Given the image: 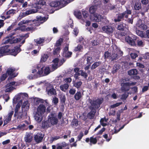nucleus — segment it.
Masks as SVG:
<instances>
[{"label":"nucleus","mask_w":149,"mask_h":149,"mask_svg":"<svg viewBox=\"0 0 149 149\" xmlns=\"http://www.w3.org/2000/svg\"><path fill=\"white\" fill-rule=\"evenodd\" d=\"M88 101L91 104L89 108L91 111L87 113V117L88 118L92 119L94 118L96 112V110L100 107V105L103 102V99L97 98L95 100H92L89 98Z\"/></svg>","instance_id":"nucleus-1"},{"label":"nucleus","mask_w":149,"mask_h":149,"mask_svg":"<svg viewBox=\"0 0 149 149\" xmlns=\"http://www.w3.org/2000/svg\"><path fill=\"white\" fill-rule=\"evenodd\" d=\"M38 19V20H24L21 21L20 23L22 25L24 24H26L27 23H29L27 25L29 24L30 25L31 27H28L27 29H28V30H32L33 28V26H38L40 24L38 22V21L39 20L40 21H43L45 20V17H40L37 18Z\"/></svg>","instance_id":"nucleus-2"},{"label":"nucleus","mask_w":149,"mask_h":149,"mask_svg":"<svg viewBox=\"0 0 149 149\" xmlns=\"http://www.w3.org/2000/svg\"><path fill=\"white\" fill-rule=\"evenodd\" d=\"M128 81L125 78H122L120 80V83L121 89L123 92H128L130 89V86L135 85L136 83L126 82Z\"/></svg>","instance_id":"nucleus-3"},{"label":"nucleus","mask_w":149,"mask_h":149,"mask_svg":"<svg viewBox=\"0 0 149 149\" xmlns=\"http://www.w3.org/2000/svg\"><path fill=\"white\" fill-rule=\"evenodd\" d=\"M57 115L54 112H51L48 116V121L51 126L56 125L58 123V119L57 117Z\"/></svg>","instance_id":"nucleus-4"},{"label":"nucleus","mask_w":149,"mask_h":149,"mask_svg":"<svg viewBox=\"0 0 149 149\" xmlns=\"http://www.w3.org/2000/svg\"><path fill=\"white\" fill-rule=\"evenodd\" d=\"M117 29L120 31H124V32H121L120 33L119 35L122 36H125L127 34V32L128 31V27L126 24L123 22L119 23Z\"/></svg>","instance_id":"nucleus-5"},{"label":"nucleus","mask_w":149,"mask_h":149,"mask_svg":"<svg viewBox=\"0 0 149 149\" xmlns=\"http://www.w3.org/2000/svg\"><path fill=\"white\" fill-rule=\"evenodd\" d=\"M66 4L67 3L65 0L52 1L49 3V6L51 7L54 8L58 7L61 8L65 6Z\"/></svg>","instance_id":"nucleus-6"},{"label":"nucleus","mask_w":149,"mask_h":149,"mask_svg":"<svg viewBox=\"0 0 149 149\" xmlns=\"http://www.w3.org/2000/svg\"><path fill=\"white\" fill-rule=\"evenodd\" d=\"M131 11L128 9L122 13H120L118 15L117 18L114 19L115 22L120 21L121 19H124V18H127L128 15L131 14Z\"/></svg>","instance_id":"nucleus-7"},{"label":"nucleus","mask_w":149,"mask_h":149,"mask_svg":"<svg viewBox=\"0 0 149 149\" xmlns=\"http://www.w3.org/2000/svg\"><path fill=\"white\" fill-rule=\"evenodd\" d=\"M137 39V36L133 35L128 36L126 37L125 38V39L129 45L132 46H136L135 42L136 41Z\"/></svg>","instance_id":"nucleus-8"},{"label":"nucleus","mask_w":149,"mask_h":149,"mask_svg":"<svg viewBox=\"0 0 149 149\" xmlns=\"http://www.w3.org/2000/svg\"><path fill=\"white\" fill-rule=\"evenodd\" d=\"M44 134L40 132H38L34 136V140L37 143L41 142L43 140Z\"/></svg>","instance_id":"nucleus-9"},{"label":"nucleus","mask_w":149,"mask_h":149,"mask_svg":"<svg viewBox=\"0 0 149 149\" xmlns=\"http://www.w3.org/2000/svg\"><path fill=\"white\" fill-rule=\"evenodd\" d=\"M46 91L47 92L48 94L51 96L56 94V90L54 88L53 86L51 84L47 87Z\"/></svg>","instance_id":"nucleus-10"},{"label":"nucleus","mask_w":149,"mask_h":149,"mask_svg":"<svg viewBox=\"0 0 149 149\" xmlns=\"http://www.w3.org/2000/svg\"><path fill=\"white\" fill-rule=\"evenodd\" d=\"M22 39L20 38H16L12 40V39L9 38L8 37L6 38L4 40L3 42L4 44H6L10 43V44L15 43L21 41Z\"/></svg>","instance_id":"nucleus-11"},{"label":"nucleus","mask_w":149,"mask_h":149,"mask_svg":"<svg viewBox=\"0 0 149 149\" xmlns=\"http://www.w3.org/2000/svg\"><path fill=\"white\" fill-rule=\"evenodd\" d=\"M21 46V45H19L18 47L17 46H15L14 47V49L9 50L8 51L11 55L15 56L21 51V49L20 47Z\"/></svg>","instance_id":"nucleus-12"},{"label":"nucleus","mask_w":149,"mask_h":149,"mask_svg":"<svg viewBox=\"0 0 149 149\" xmlns=\"http://www.w3.org/2000/svg\"><path fill=\"white\" fill-rule=\"evenodd\" d=\"M102 30L107 33L110 34L113 32V29L111 26H104L102 27Z\"/></svg>","instance_id":"nucleus-13"},{"label":"nucleus","mask_w":149,"mask_h":149,"mask_svg":"<svg viewBox=\"0 0 149 149\" xmlns=\"http://www.w3.org/2000/svg\"><path fill=\"white\" fill-rule=\"evenodd\" d=\"M41 127L43 129H47L51 127V126L49 123V122L48 121V119L46 120H43L42 123L41 125Z\"/></svg>","instance_id":"nucleus-14"},{"label":"nucleus","mask_w":149,"mask_h":149,"mask_svg":"<svg viewBox=\"0 0 149 149\" xmlns=\"http://www.w3.org/2000/svg\"><path fill=\"white\" fill-rule=\"evenodd\" d=\"M46 109V108L44 105L40 104L38 107L37 112L43 114L45 112Z\"/></svg>","instance_id":"nucleus-15"},{"label":"nucleus","mask_w":149,"mask_h":149,"mask_svg":"<svg viewBox=\"0 0 149 149\" xmlns=\"http://www.w3.org/2000/svg\"><path fill=\"white\" fill-rule=\"evenodd\" d=\"M43 114L36 112L34 116L35 119L38 122L40 123L43 119Z\"/></svg>","instance_id":"nucleus-16"},{"label":"nucleus","mask_w":149,"mask_h":149,"mask_svg":"<svg viewBox=\"0 0 149 149\" xmlns=\"http://www.w3.org/2000/svg\"><path fill=\"white\" fill-rule=\"evenodd\" d=\"M93 18L94 21L96 22H100L103 19V17L102 15L97 13H95L94 15Z\"/></svg>","instance_id":"nucleus-17"},{"label":"nucleus","mask_w":149,"mask_h":149,"mask_svg":"<svg viewBox=\"0 0 149 149\" xmlns=\"http://www.w3.org/2000/svg\"><path fill=\"white\" fill-rule=\"evenodd\" d=\"M32 138L33 136L31 133H26L24 138V139L26 142L30 143L31 142Z\"/></svg>","instance_id":"nucleus-18"},{"label":"nucleus","mask_w":149,"mask_h":149,"mask_svg":"<svg viewBox=\"0 0 149 149\" xmlns=\"http://www.w3.org/2000/svg\"><path fill=\"white\" fill-rule=\"evenodd\" d=\"M15 68H9L7 69L6 73L8 75H10L12 74V76L13 77H16L18 75V74L17 73L16 74L15 73H13L15 71Z\"/></svg>","instance_id":"nucleus-19"},{"label":"nucleus","mask_w":149,"mask_h":149,"mask_svg":"<svg viewBox=\"0 0 149 149\" xmlns=\"http://www.w3.org/2000/svg\"><path fill=\"white\" fill-rule=\"evenodd\" d=\"M120 65L119 64H114L112 68L111 73L114 74L120 68Z\"/></svg>","instance_id":"nucleus-20"},{"label":"nucleus","mask_w":149,"mask_h":149,"mask_svg":"<svg viewBox=\"0 0 149 149\" xmlns=\"http://www.w3.org/2000/svg\"><path fill=\"white\" fill-rule=\"evenodd\" d=\"M137 44L136 46L139 47H142L144 46L145 45V41L144 40H141L140 39L136 40Z\"/></svg>","instance_id":"nucleus-21"},{"label":"nucleus","mask_w":149,"mask_h":149,"mask_svg":"<svg viewBox=\"0 0 149 149\" xmlns=\"http://www.w3.org/2000/svg\"><path fill=\"white\" fill-rule=\"evenodd\" d=\"M134 9L135 10H139L141 9V6L140 2L136 1L134 6Z\"/></svg>","instance_id":"nucleus-22"},{"label":"nucleus","mask_w":149,"mask_h":149,"mask_svg":"<svg viewBox=\"0 0 149 149\" xmlns=\"http://www.w3.org/2000/svg\"><path fill=\"white\" fill-rule=\"evenodd\" d=\"M101 64V62L98 61L95 62L91 65V69L92 70L95 69L97 67Z\"/></svg>","instance_id":"nucleus-23"},{"label":"nucleus","mask_w":149,"mask_h":149,"mask_svg":"<svg viewBox=\"0 0 149 149\" xmlns=\"http://www.w3.org/2000/svg\"><path fill=\"white\" fill-rule=\"evenodd\" d=\"M82 97L81 92L80 91H77V93H75L74 95V99L76 100H79Z\"/></svg>","instance_id":"nucleus-24"},{"label":"nucleus","mask_w":149,"mask_h":149,"mask_svg":"<svg viewBox=\"0 0 149 149\" xmlns=\"http://www.w3.org/2000/svg\"><path fill=\"white\" fill-rule=\"evenodd\" d=\"M128 73L130 76L136 75L137 74L138 70L136 69H133L128 71Z\"/></svg>","instance_id":"nucleus-25"},{"label":"nucleus","mask_w":149,"mask_h":149,"mask_svg":"<svg viewBox=\"0 0 149 149\" xmlns=\"http://www.w3.org/2000/svg\"><path fill=\"white\" fill-rule=\"evenodd\" d=\"M44 67H41V65L39 64L37 65L36 66V68L38 69V71L37 72V73L39 75L42 74L44 72Z\"/></svg>","instance_id":"nucleus-26"},{"label":"nucleus","mask_w":149,"mask_h":149,"mask_svg":"<svg viewBox=\"0 0 149 149\" xmlns=\"http://www.w3.org/2000/svg\"><path fill=\"white\" fill-rule=\"evenodd\" d=\"M59 98L61 103L62 104H65L66 98L64 94H61L59 95Z\"/></svg>","instance_id":"nucleus-27"},{"label":"nucleus","mask_w":149,"mask_h":149,"mask_svg":"<svg viewBox=\"0 0 149 149\" xmlns=\"http://www.w3.org/2000/svg\"><path fill=\"white\" fill-rule=\"evenodd\" d=\"M8 47L5 46L1 47L0 49V54L6 53L8 51Z\"/></svg>","instance_id":"nucleus-28"},{"label":"nucleus","mask_w":149,"mask_h":149,"mask_svg":"<svg viewBox=\"0 0 149 149\" xmlns=\"http://www.w3.org/2000/svg\"><path fill=\"white\" fill-rule=\"evenodd\" d=\"M20 105L19 103H18L16 105L15 109V112L14 115V117H16L17 116V115L18 113V111L19 110Z\"/></svg>","instance_id":"nucleus-29"},{"label":"nucleus","mask_w":149,"mask_h":149,"mask_svg":"<svg viewBox=\"0 0 149 149\" xmlns=\"http://www.w3.org/2000/svg\"><path fill=\"white\" fill-rule=\"evenodd\" d=\"M44 38H40L36 39L34 40V41L37 45L40 44L44 42Z\"/></svg>","instance_id":"nucleus-30"},{"label":"nucleus","mask_w":149,"mask_h":149,"mask_svg":"<svg viewBox=\"0 0 149 149\" xmlns=\"http://www.w3.org/2000/svg\"><path fill=\"white\" fill-rule=\"evenodd\" d=\"M97 7L95 6H91L89 9V12L91 14H94L97 9Z\"/></svg>","instance_id":"nucleus-31"},{"label":"nucleus","mask_w":149,"mask_h":149,"mask_svg":"<svg viewBox=\"0 0 149 149\" xmlns=\"http://www.w3.org/2000/svg\"><path fill=\"white\" fill-rule=\"evenodd\" d=\"M69 85L68 84H65L60 86V89L62 91L65 92L69 87Z\"/></svg>","instance_id":"nucleus-32"},{"label":"nucleus","mask_w":149,"mask_h":149,"mask_svg":"<svg viewBox=\"0 0 149 149\" xmlns=\"http://www.w3.org/2000/svg\"><path fill=\"white\" fill-rule=\"evenodd\" d=\"M72 54V52H66L63 53V56L67 58H69L70 57Z\"/></svg>","instance_id":"nucleus-33"},{"label":"nucleus","mask_w":149,"mask_h":149,"mask_svg":"<svg viewBox=\"0 0 149 149\" xmlns=\"http://www.w3.org/2000/svg\"><path fill=\"white\" fill-rule=\"evenodd\" d=\"M90 145L91 146L92 145V144H95L97 142V139L95 138H94L93 136L91 137L90 138Z\"/></svg>","instance_id":"nucleus-34"},{"label":"nucleus","mask_w":149,"mask_h":149,"mask_svg":"<svg viewBox=\"0 0 149 149\" xmlns=\"http://www.w3.org/2000/svg\"><path fill=\"white\" fill-rule=\"evenodd\" d=\"M86 61L87 64H91L93 62L92 57L91 56H87L86 58Z\"/></svg>","instance_id":"nucleus-35"},{"label":"nucleus","mask_w":149,"mask_h":149,"mask_svg":"<svg viewBox=\"0 0 149 149\" xmlns=\"http://www.w3.org/2000/svg\"><path fill=\"white\" fill-rule=\"evenodd\" d=\"M74 15L78 19H80L82 17L81 12L80 11H74Z\"/></svg>","instance_id":"nucleus-36"},{"label":"nucleus","mask_w":149,"mask_h":149,"mask_svg":"<svg viewBox=\"0 0 149 149\" xmlns=\"http://www.w3.org/2000/svg\"><path fill=\"white\" fill-rule=\"evenodd\" d=\"M48 58V56L47 54H44L41 56L40 60L41 62H43L46 61Z\"/></svg>","instance_id":"nucleus-37"},{"label":"nucleus","mask_w":149,"mask_h":149,"mask_svg":"<svg viewBox=\"0 0 149 149\" xmlns=\"http://www.w3.org/2000/svg\"><path fill=\"white\" fill-rule=\"evenodd\" d=\"M63 39L62 38L59 39L57 41L55 46L57 47H60L63 42Z\"/></svg>","instance_id":"nucleus-38"},{"label":"nucleus","mask_w":149,"mask_h":149,"mask_svg":"<svg viewBox=\"0 0 149 149\" xmlns=\"http://www.w3.org/2000/svg\"><path fill=\"white\" fill-rule=\"evenodd\" d=\"M61 49L60 47H57L55 48L53 51V54L54 55H58L59 54Z\"/></svg>","instance_id":"nucleus-39"},{"label":"nucleus","mask_w":149,"mask_h":149,"mask_svg":"<svg viewBox=\"0 0 149 149\" xmlns=\"http://www.w3.org/2000/svg\"><path fill=\"white\" fill-rule=\"evenodd\" d=\"M16 10L15 9H12L9 10L8 11L6 14L7 15H13L14 14L16 13Z\"/></svg>","instance_id":"nucleus-40"},{"label":"nucleus","mask_w":149,"mask_h":149,"mask_svg":"<svg viewBox=\"0 0 149 149\" xmlns=\"http://www.w3.org/2000/svg\"><path fill=\"white\" fill-rule=\"evenodd\" d=\"M83 49V46L80 44H78L77 47H75L74 50L75 52H80Z\"/></svg>","instance_id":"nucleus-41"},{"label":"nucleus","mask_w":149,"mask_h":149,"mask_svg":"<svg viewBox=\"0 0 149 149\" xmlns=\"http://www.w3.org/2000/svg\"><path fill=\"white\" fill-rule=\"evenodd\" d=\"M82 83L81 81H79L76 82H75L73 84V86L77 88H79L81 86Z\"/></svg>","instance_id":"nucleus-42"},{"label":"nucleus","mask_w":149,"mask_h":149,"mask_svg":"<svg viewBox=\"0 0 149 149\" xmlns=\"http://www.w3.org/2000/svg\"><path fill=\"white\" fill-rule=\"evenodd\" d=\"M111 54L108 51H107L105 52L104 54V59L105 60L110 58Z\"/></svg>","instance_id":"nucleus-43"},{"label":"nucleus","mask_w":149,"mask_h":149,"mask_svg":"<svg viewBox=\"0 0 149 149\" xmlns=\"http://www.w3.org/2000/svg\"><path fill=\"white\" fill-rule=\"evenodd\" d=\"M118 55L117 54L115 53L112 54L111 55L110 57V59L111 60V61H113L114 60L117 59Z\"/></svg>","instance_id":"nucleus-44"},{"label":"nucleus","mask_w":149,"mask_h":149,"mask_svg":"<svg viewBox=\"0 0 149 149\" xmlns=\"http://www.w3.org/2000/svg\"><path fill=\"white\" fill-rule=\"evenodd\" d=\"M44 74L45 75L49 74L50 72V68L49 67H46L44 69Z\"/></svg>","instance_id":"nucleus-45"},{"label":"nucleus","mask_w":149,"mask_h":149,"mask_svg":"<svg viewBox=\"0 0 149 149\" xmlns=\"http://www.w3.org/2000/svg\"><path fill=\"white\" fill-rule=\"evenodd\" d=\"M68 144L66 143L65 142H62L61 143V146L62 148L63 149V148L67 146L65 149H69V147L68 146Z\"/></svg>","instance_id":"nucleus-46"},{"label":"nucleus","mask_w":149,"mask_h":149,"mask_svg":"<svg viewBox=\"0 0 149 149\" xmlns=\"http://www.w3.org/2000/svg\"><path fill=\"white\" fill-rule=\"evenodd\" d=\"M17 116V118L20 119L24 116V113L23 112H18Z\"/></svg>","instance_id":"nucleus-47"},{"label":"nucleus","mask_w":149,"mask_h":149,"mask_svg":"<svg viewBox=\"0 0 149 149\" xmlns=\"http://www.w3.org/2000/svg\"><path fill=\"white\" fill-rule=\"evenodd\" d=\"M46 2L45 1L42 0H39V1L38 2V5H40V6H42L45 5Z\"/></svg>","instance_id":"nucleus-48"},{"label":"nucleus","mask_w":149,"mask_h":149,"mask_svg":"<svg viewBox=\"0 0 149 149\" xmlns=\"http://www.w3.org/2000/svg\"><path fill=\"white\" fill-rule=\"evenodd\" d=\"M128 93H126V92H125L122 95L121 99L122 100H125L128 97Z\"/></svg>","instance_id":"nucleus-49"},{"label":"nucleus","mask_w":149,"mask_h":149,"mask_svg":"<svg viewBox=\"0 0 149 149\" xmlns=\"http://www.w3.org/2000/svg\"><path fill=\"white\" fill-rule=\"evenodd\" d=\"M6 88L5 90L6 92H9L11 91H13L15 88L12 86H10Z\"/></svg>","instance_id":"nucleus-50"},{"label":"nucleus","mask_w":149,"mask_h":149,"mask_svg":"<svg viewBox=\"0 0 149 149\" xmlns=\"http://www.w3.org/2000/svg\"><path fill=\"white\" fill-rule=\"evenodd\" d=\"M42 100V99L39 98H35L34 100V103L36 105L38 104L39 102H41Z\"/></svg>","instance_id":"nucleus-51"},{"label":"nucleus","mask_w":149,"mask_h":149,"mask_svg":"<svg viewBox=\"0 0 149 149\" xmlns=\"http://www.w3.org/2000/svg\"><path fill=\"white\" fill-rule=\"evenodd\" d=\"M136 32L138 35L141 37H143L144 36V34L142 31L138 30H136Z\"/></svg>","instance_id":"nucleus-52"},{"label":"nucleus","mask_w":149,"mask_h":149,"mask_svg":"<svg viewBox=\"0 0 149 149\" xmlns=\"http://www.w3.org/2000/svg\"><path fill=\"white\" fill-rule=\"evenodd\" d=\"M13 113L14 111H11L8 114V116L7 119L10 121L12 117V116H13Z\"/></svg>","instance_id":"nucleus-53"},{"label":"nucleus","mask_w":149,"mask_h":149,"mask_svg":"<svg viewBox=\"0 0 149 149\" xmlns=\"http://www.w3.org/2000/svg\"><path fill=\"white\" fill-rule=\"evenodd\" d=\"M80 71H81V76L84 77L85 78H86L88 75L87 73L85 72H84L82 70H81Z\"/></svg>","instance_id":"nucleus-54"},{"label":"nucleus","mask_w":149,"mask_h":149,"mask_svg":"<svg viewBox=\"0 0 149 149\" xmlns=\"http://www.w3.org/2000/svg\"><path fill=\"white\" fill-rule=\"evenodd\" d=\"M25 126V125L24 123H23L19 125L17 127V128L20 130H22L24 128Z\"/></svg>","instance_id":"nucleus-55"},{"label":"nucleus","mask_w":149,"mask_h":149,"mask_svg":"<svg viewBox=\"0 0 149 149\" xmlns=\"http://www.w3.org/2000/svg\"><path fill=\"white\" fill-rule=\"evenodd\" d=\"M8 75L6 73L3 74L1 77L0 79L1 81L4 80L7 77Z\"/></svg>","instance_id":"nucleus-56"},{"label":"nucleus","mask_w":149,"mask_h":149,"mask_svg":"<svg viewBox=\"0 0 149 149\" xmlns=\"http://www.w3.org/2000/svg\"><path fill=\"white\" fill-rule=\"evenodd\" d=\"M83 136L84 134L82 132H81L77 136V141H80Z\"/></svg>","instance_id":"nucleus-57"},{"label":"nucleus","mask_w":149,"mask_h":149,"mask_svg":"<svg viewBox=\"0 0 149 149\" xmlns=\"http://www.w3.org/2000/svg\"><path fill=\"white\" fill-rule=\"evenodd\" d=\"M122 104V102L116 103L114 104H113L112 105H111V108H114L116 107H117L119 106L120 105H121Z\"/></svg>","instance_id":"nucleus-58"},{"label":"nucleus","mask_w":149,"mask_h":149,"mask_svg":"<svg viewBox=\"0 0 149 149\" xmlns=\"http://www.w3.org/2000/svg\"><path fill=\"white\" fill-rule=\"evenodd\" d=\"M71 124L73 126H77L78 125V121L76 119L72 120Z\"/></svg>","instance_id":"nucleus-59"},{"label":"nucleus","mask_w":149,"mask_h":149,"mask_svg":"<svg viewBox=\"0 0 149 149\" xmlns=\"http://www.w3.org/2000/svg\"><path fill=\"white\" fill-rule=\"evenodd\" d=\"M76 90L74 89H70L69 91V93L72 95H73L75 94Z\"/></svg>","instance_id":"nucleus-60"},{"label":"nucleus","mask_w":149,"mask_h":149,"mask_svg":"<svg viewBox=\"0 0 149 149\" xmlns=\"http://www.w3.org/2000/svg\"><path fill=\"white\" fill-rule=\"evenodd\" d=\"M52 102L54 105L56 104L58 102V98L56 97H55L53 98Z\"/></svg>","instance_id":"nucleus-61"},{"label":"nucleus","mask_w":149,"mask_h":149,"mask_svg":"<svg viewBox=\"0 0 149 149\" xmlns=\"http://www.w3.org/2000/svg\"><path fill=\"white\" fill-rule=\"evenodd\" d=\"M15 84V81L11 82L6 85V87L7 88L10 86H12L14 85Z\"/></svg>","instance_id":"nucleus-62"},{"label":"nucleus","mask_w":149,"mask_h":149,"mask_svg":"<svg viewBox=\"0 0 149 149\" xmlns=\"http://www.w3.org/2000/svg\"><path fill=\"white\" fill-rule=\"evenodd\" d=\"M82 14L84 18H86L88 16V14L87 13V12L85 11H83Z\"/></svg>","instance_id":"nucleus-63"},{"label":"nucleus","mask_w":149,"mask_h":149,"mask_svg":"<svg viewBox=\"0 0 149 149\" xmlns=\"http://www.w3.org/2000/svg\"><path fill=\"white\" fill-rule=\"evenodd\" d=\"M58 64L54 63L52 65V68L53 71H54L57 69L58 68Z\"/></svg>","instance_id":"nucleus-64"}]
</instances>
